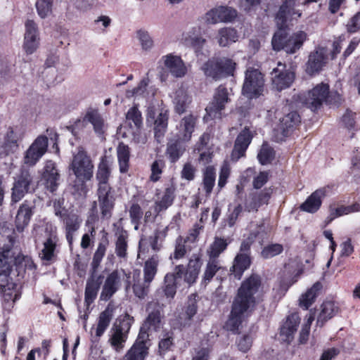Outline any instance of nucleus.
Here are the masks:
<instances>
[{
    "label": "nucleus",
    "mask_w": 360,
    "mask_h": 360,
    "mask_svg": "<svg viewBox=\"0 0 360 360\" xmlns=\"http://www.w3.org/2000/svg\"><path fill=\"white\" fill-rule=\"evenodd\" d=\"M339 311L338 304L334 301H325L321 305V311L317 317V324L323 326L324 323L335 316Z\"/></svg>",
    "instance_id": "30"
},
{
    "label": "nucleus",
    "mask_w": 360,
    "mask_h": 360,
    "mask_svg": "<svg viewBox=\"0 0 360 360\" xmlns=\"http://www.w3.org/2000/svg\"><path fill=\"white\" fill-rule=\"evenodd\" d=\"M119 169L121 173L127 172L129 167V148L127 146L120 143L117 148Z\"/></svg>",
    "instance_id": "42"
},
{
    "label": "nucleus",
    "mask_w": 360,
    "mask_h": 360,
    "mask_svg": "<svg viewBox=\"0 0 360 360\" xmlns=\"http://www.w3.org/2000/svg\"><path fill=\"white\" fill-rule=\"evenodd\" d=\"M181 41L187 46L198 51L204 45L205 40L200 36L198 28H193L182 35Z\"/></svg>",
    "instance_id": "31"
},
{
    "label": "nucleus",
    "mask_w": 360,
    "mask_h": 360,
    "mask_svg": "<svg viewBox=\"0 0 360 360\" xmlns=\"http://www.w3.org/2000/svg\"><path fill=\"white\" fill-rule=\"evenodd\" d=\"M306 39L307 34L303 31H298L287 39L285 29H278L272 38L271 44L276 51L284 49L288 53H295Z\"/></svg>",
    "instance_id": "5"
},
{
    "label": "nucleus",
    "mask_w": 360,
    "mask_h": 360,
    "mask_svg": "<svg viewBox=\"0 0 360 360\" xmlns=\"http://www.w3.org/2000/svg\"><path fill=\"white\" fill-rule=\"evenodd\" d=\"M120 285V276L117 271H113L106 278L100 295L101 300L108 301L117 291Z\"/></svg>",
    "instance_id": "25"
},
{
    "label": "nucleus",
    "mask_w": 360,
    "mask_h": 360,
    "mask_svg": "<svg viewBox=\"0 0 360 360\" xmlns=\"http://www.w3.org/2000/svg\"><path fill=\"white\" fill-rule=\"evenodd\" d=\"M264 88V79L262 72L258 69L248 68L242 89L243 94L250 99L256 98L263 94Z\"/></svg>",
    "instance_id": "8"
},
{
    "label": "nucleus",
    "mask_w": 360,
    "mask_h": 360,
    "mask_svg": "<svg viewBox=\"0 0 360 360\" xmlns=\"http://www.w3.org/2000/svg\"><path fill=\"white\" fill-rule=\"evenodd\" d=\"M59 179L60 175L55 163L51 160L46 161L41 179L46 188L51 193L54 192L59 185Z\"/></svg>",
    "instance_id": "20"
},
{
    "label": "nucleus",
    "mask_w": 360,
    "mask_h": 360,
    "mask_svg": "<svg viewBox=\"0 0 360 360\" xmlns=\"http://www.w3.org/2000/svg\"><path fill=\"white\" fill-rule=\"evenodd\" d=\"M199 296L197 293L191 294L187 299L184 306V313L183 316V323L181 325L184 327H188L191 325L192 321L195 315L198 312L199 302Z\"/></svg>",
    "instance_id": "27"
},
{
    "label": "nucleus",
    "mask_w": 360,
    "mask_h": 360,
    "mask_svg": "<svg viewBox=\"0 0 360 360\" xmlns=\"http://www.w3.org/2000/svg\"><path fill=\"white\" fill-rule=\"evenodd\" d=\"M229 243L226 239L215 237L207 251L210 258L218 260L217 258L226 249Z\"/></svg>",
    "instance_id": "43"
},
{
    "label": "nucleus",
    "mask_w": 360,
    "mask_h": 360,
    "mask_svg": "<svg viewBox=\"0 0 360 360\" xmlns=\"http://www.w3.org/2000/svg\"><path fill=\"white\" fill-rule=\"evenodd\" d=\"M32 177L28 170L22 169L12 188V198L14 202L20 200L27 192Z\"/></svg>",
    "instance_id": "22"
},
{
    "label": "nucleus",
    "mask_w": 360,
    "mask_h": 360,
    "mask_svg": "<svg viewBox=\"0 0 360 360\" xmlns=\"http://www.w3.org/2000/svg\"><path fill=\"white\" fill-rule=\"evenodd\" d=\"M163 307L158 301L149 302L146 306L148 316L143 325L152 331H158L161 327Z\"/></svg>",
    "instance_id": "18"
},
{
    "label": "nucleus",
    "mask_w": 360,
    "mask_h": 360,
    "mask_svg": "<svg viewBox=\"0 0 360 360\" xmlns=\"http://www.w3.org/2000/svg\"><path fill=\"white\" fill-rule=\"evenodd\" d=\"M236 65V63L228 58H212L206 62L201 69L206 77L218 80L233 75Z\"/></svg>",
    "instance_id": "6"
},
{
    "label": "nucleus",
    "mask_w": 360,
    "mask_h": 360,
    "mask_svg": "<svg viewBox=\"0 0 360 360\" xmlns=\"http://www.w3.org/2000/svg\"><path fill=\"white\" fill-rule=\"evenodd\" d=\"M300 322V318L296 313L291 314L287 317L286 321L281 327L280 335L284 341H290L294 333L297 331Z\"/></svg>",
    "instance_id": "28"
},
{
    "label": "nucleus",
    "mask_w": 360,
    "mask_h": 360,
    "mask_svg": "<svg viewBox=\"0 0 360 360\" xmlns=\"http://www.w3.org/2000/svg\"><path fill=\"white\" fill-rule=\"evenodd\" d=\"M100 288V283L97 280H88L85 288L84 302L86 306L89 307L97 296Z\"/></svg>",
    "instance_id": "44"
},
{
    "label": "nucleus",
    "mask_w": 360,
    "mask_h": 360,
    "mask_svg": "<svg viewBox=\"0 0 360 360\" xmlns=\"http://www.w3.org/2000/svg\"><path fill=\"white\" fill-rule=\"evenodd\" d=\"M274 158V151L267 143H263L257 155L259 162L262 165L270 163Z\"/></svg>",
    "instance_id": "54"
},
{
    "label": "nucleus",
    "mask_w": 360,
    "mask_h": 360,
    "mask_svg": "<svg viewBox=\"0 0 360 360\" xmlns=\"http://www.w3.org/2000/svg\"><path fill=\"white\" fill-rule=\"evenodd\" d=\"M14 238L11 234L0 235V277L7 282L11 268L15 266L18 276L23 277L26 270H33L35 265L30 257L21 255L14 248Z\"/></svg>",
    "instance_id": "2"
},
{
    "label": "nucleus",
    "mask_w": 360,
    "mask_h": 360,
    "mask_svg": "<svg viewBox=\"0 0 360 360\" xmlns=\"http://www.w3.org/2000/svg\"><path fill=\"white\" fill-rule=\"evenodd\" d=\"M250 248L248 242H241L239 252L233 259L230 271L236 279H240L244 271L250 268L252 263Z\"/></svg>",
    "instance_id": "15"
},
{
    "label": "nucleus",
    "mask_w": 360,
    "mask_h": 360,
    "mask_svg": "<svg viewBox=\"0 0 360 360\" xmlns=\"http://www.w3.org/2000/svg\"><path fill=\"white\" fill-rule=\"evenodd\" d=\"M300 122V115L297 112H291L285 115L280 120L279 128L283 136L288 135L289 131L295 127Z\"/></svg>",
    "instance_id": "39"
},
{
    "label": "nucleus",
    "mask_w": 360,
    "mask_h": 360,
    "mask_svg": "<svg viewBox=\"0 0 360 360\" xmlns=\"http://www.w3.org/2000/svg\"><path fill=\"white\" fill-rule=\"evenodd\" d=\"M231 101L229 93L224 86L220 85L214 91L213 99L205 108L206 115L204 117L205 120L221 119L223 115V110L226 104Z\"/></svg>",
    "instance_id": "9"
},
{
    "label": "nucleus",
    "mask_w": 360,
    "mask_h": 360,
    "mask_svg": "<svg viewBox=\"0 0 360 360\" xmlns=\"http://www.w3.org/2000/svg\"><path fill=\"white\" fill-rule=\"evenodd\" d=\"M163 291L167 298L173 299L176 292V281L173 274H166L164 278Z\"/></svg>",
    "instance_id": "50"
},
{
    "label": "nucleus",
    "mask_w": 360,
    "mask_h": 360,
    "mask_svg": "<svg viewBox=\"0 0 360 360\" xmlns=\"http://www.w3.org/2000/svg\"><path fill=\"white\" fill-rule=\"evenodd\" d=\"M165 68L175 77H183L187 68L181 58L173 54H168L162 57Z\"/></svg>",
    "instance_id": "24"
},
{
    "label": "nucleus",
    "mask_w": 360,
    "mask_h": 360,
    "mask_svg": "<svg viewBox=\"0 0 360 360\" xmlns=\"http://www.w3.org/2000/svg\"><path fill=\"white\" fill-rule=\"evenodd\" d=\"M272 85L278 91H282L290 87L294 80V74L286 69L285 64L278 63L271 72Z\"/></svg>",
    "instance_id": "17"
},
{
    "label": "nucleus",
    "mask_w": 360,
    "mask_h": 360,
    "mask_svg": "<svg viewBox=\"0 0 360 360\" xmlns=\"http://www.w3.org/2000/svg\"><path fill=\"white\" fill-rule=\"evenodd\" d=\"M112 163L111 157L103 155L101 158L98 165L96 179L98 184L99 202H112L115 200L108 183L111 176Z\"/></svg>",
    "instance_id": "4"
},
{
    "label": "nucleus",
    "mask_w": 360,
    "mask_h": 360,
    "mask_svg": "<svg viewBox=\"0 0 360 360\" xmlns=\"http://www.w3.org/2000/svg\"><path fill=\"white\" fill-rule=\"evenodd\" d=\"M126 118L127 120L132 122L134 126L139 129L143 124L141 112L136 106H133L129 109L126 115Z\"/></svg>",
    "instance_id": "57"
},
{
    "label": "nucleus",
    "mask_w": 360,
    "mask_h": 360,
    "mask_svg": "<svg viewBox=\"0 0 360 360\" xmlns=\"http://www.w3.org/2000/svg\"><path fill=\"white\" fill-rule=\"evenodd\" d=\"M113 316V309L108 305L105 309L102 311L98 317V325L96 330L97 336H101L108 327Z\"/></svg>",
    "instance_id": "40"
},
{
    "label": "nucleus",
    "mask_w": 360,
    "mask_h": 360,
    "mask_svg": "<svg viewBox=\"0 0 360 360\" xmlns=\"http://www.w3.org/2000/svg\"><path fill=\"white\" fill-rule=\"evenodd\" d=\"M136 35L143 50L149 51L153 48V41L147 31L140 30L137 32Z\"/></svg>",
    "instance_id": "58"
},
{
    "label": "nucleus",
    "mask_w": 360,
    "mask_h": 360,
    "mask_svg": "<svg viewBox=\"0 0 360 360\" xmlns=\"http://www.w3.org/2000/svg\"><path fill=\"white\" fill-rule=\"evenodd\" d=\"M300 3L297 0H285L276 15V22L278 29H285L287 23L297 20L302 16V10L299 9Z\"/></svg>",
    "instance_id": "12"
},
{
    "label": "nucleus",
    "mask_w": 360,
    "mask_h": 360,
    "mask_svg": "<svg viewBox=\"0 0 360 360\" xmlns=\"http://www.w3.org/2000/svg\"><path fill=\"white\" fill-rule=\"evenodd\" d=\"M326 55L323 48H317L312 51L306 63V72L313 75L320 72L326 64Z\"/></svg>",
    "instance_id": "23"
},
{
    "label": "nucleus",
    "mask_w": 360,
    "mask_h": 360,
    "mask_svg": "<svg viewBox=\"0 0 360 360\" xmlns=\"http://www.w3.org/2000/svg\"><path fill=\"white\" fill-rule=\"evenodd\" d=\"M150 284L146 283L144 280L143 282L139 280L136 281L132 287L135 296L141 300L144 299L148 293Z\"/></svg>",
    "instance_id": "59"
},
{
    "label": "nucleus",
    "mask_w": 360,
    "mask_h": 360,
    "mask_svg": "<svg viewBox=\"0 0 360 360\" xmlns=\"http://www.w3.org/2000/svg\"><path fill=\"white\" fill-rule=\"evenodd\" d=\"M216 172L212 166L207 167L203 172V188L207 194H210L215 184Z\"/></svg>",
    "instance_id": "47"
},
{
    "label": "nucleus",
    "mask_w": 360,
    "mask_h": 360,
    "mask_svg": "<svg viewBox=\"0 0 360 360\" xmlns=\"http://www.w3.org/2000/svg\"><path fill=\"white\" fill-rule=\"evenodd\" d=\"M69 168L76 178L74 186L77 191L84 192L85 184L93 177L94 166L83 148H78L77 153L73 155Z\"/></svg>",
    "instance_id": "3"
},
{
    "label": "nucleus",
    "mask_w": 360,
    "mask_h": 360,
    "mask_svg": "<svg viewBox=\"0 0 360 360\" xmlns=\"http://www.w3.org/2000/svg\"><path fill=\"white\" fill-rule=\"evenodd\" d=\"M48 148V138L40 135L36 138L24 153L23 163L34 166L46 153Z\"/></svg>",
    "instance_id": "14"
},
{
    "label": "nucleus",
    "mask_w": 360,
    "mask_h": 360,
    "mask_svg": "<svg viewBox=\"0 0 360 360\" xmlns=\"http://www.w3.org/2000/svg\"><path fill=\"white\" fill-rule=\"evenodd\" d=\"M335 205L336 204H330V214L326 219V225L330 224L337 217L360 211V204H352L350 205H340L339 206Z\"/></svg>",
    "instance_id": "29"
},
{
    "label": "nucleus",
    "mask_w": 360,
    "mask_h": 360,
    "mask_svg": "<svg viewBox=\"0 0 360 360\" xmlns=\"http://www.w3.org/2000/svg\"><path fill=\"white\" fill-rule=\"evenodd\" d=\"M196 124V117L192 115L185 116L177 127L176 134L179 141L187 142L190 141Z\"/></svg>",
    "instance_id": "26"
},
{
    "label": "nucleus",
    "mask_w": 360,
    "mask_h": 360,
    "mask_svg": "<svg viewBox=\"0 0 360 360\" xmlns=\"http://www.w3.org/2000/svg\"><path fill=\"white\" fill-rule=\"evenodd\" d=\"M333 194L332 187L326 186L316 190L304 202H321Z\"/></svg>",
    "instance_id": "48"
},
{
    "label": "nucleus",
    "mask_w": 360,
    "mask_h": 360,
    "mask_svg": "<svg viewBox=\"0 0 360 360\" xmlns=\"http://www.w3.org/2000/svg\"><path fill=\"white\" fill-rule=\"evenodd\" d=\"M159 264V257L154 255L148 259L143 265V280L146 283H151L157 272Z\"/></svg>",
    "instance_id": "35"
},
{
    "label": "nucleus",
    "mask_w": 360,
    "mask_h": 360,
    "mask_svg": "<svg viewBox=\"0 0 360 360\" xmlns=\"http://www.w3.org/2000/svg\"><path fill=\"white\" fill-rule=\"evenodd\" d=\"M54 210L56 215L63 221L77 212L72 204H54Z\"/></svg>",
    "instance_id": "53"
},
{
    "label": "nucleus",
    "mask_w": 360,
    "mask_h": 360,
    "mask_svg": "<svg viewBox=\"0 0 360 360\" xmlns=\"http://www.w3.org/2000/svg\"><path fill=\"white\" fill-rule=\"evenodd\" d=\"M190 102L191 98L184 89H179L176 91L173 97V103L177 113H184Z\"/></svg>",
    "instance_id": "37"
},
{
    "label": "nucleus",
    "mask_w": 360,
    "mask_h": 360,
    "mask_svg": "<svg viewBox=\"0 0 360 360\" xmlns=\"http://www.w3.org/2000/svg\"><path fill=\"white\" fill-rule=\"evenodd\" d=\"M58 238L56 235L50 234L44 242V248L40 253L41 258L44 261H51L55 257V250Z\"/></svg>",
    "instance_id": "38"
},
{
    "label": "nucleus",
    "mask_w": 360,
    "mask_h": 360,
    "mask_svg": "<svg viewBox=\"0 0 360 360\" xmlns=\"http://www.w3.org/2000/svg\"><path fill=\"white\" fill-rule=\"evenodd\" d=\"M127 233H121L115 243V253L116 255L121 259H125L127 255Z\"/></svg>",
    "instance_id": "51"
},
{
    "label": "nucleus",
    "mask_w": 360,
    "mask_h": 360,
    "mask_svg": "<svg viewBox=\"0 0 360 360\" xmlns=\"http://www.w3.org/2000/svg\"><path fill=\"white\" fill-rule=\"evenodd\" d=\"M181 142L177 138L176 141L170 142L167 145V154L172 162L177 161L185 150V147L182 145Z\"/></svg>",
    "instance_id": "45"
},
{
    "label": "nucleus",
    "mask_w": 360,
    "mask_h": 360,
    "mask_svg": "<svg viewBox=\"0 0 360 360\" xmlns=\"http://www.w3.org/2000/svg\"><path fill=\"white\" fill-rule=\"evenodd\" d=\"M133 322L134 318L126 314L124 316L118 318L114 323L110 342L117 351H120L124 347Z\"/></svg>",
    "instance_id": "11"
},
{
    "label": "nucleus",
    "mask_w": 360,
    "mask_h": 360,
    "mask_svg": "<svg viewBox=\"0 0 360 360\" xmlns=\"http://www.w3.org/2000/svg\"><path fill=\"white\" fill-rule=\"evenodd\" d=\"M261 279L253 274L243 281L231 304V309L225 327L227 330L238 333L245 318L252 313L258 302Z\"/></svg>",
    "instance_id": "1"
},
{
    "label": "nucleus",
    "mask_w": 360,
    "mask_h": 360,
    "mask_svg": "<svg viewBox=\"0 0 360 360\" xmlns=\"http://www.w3.org/2000/svg\"><path fill=\"white\" fill-rule=\"evenodd\" d=\"M148 84V79H143L139 84L138 86L126 91V96L127 98H131L134 96H139L142 95L146 90V87Z\"/></svg>",
    "instance_id": "64"
},
{
    "label": "nucleus",
    "mask_w": 360,
    "mask_h": 360,
    "mask_svg": "<svg viewBox=\"0 0 360 360\" xmlns=\"http://www.w3.org/2000/svg\"><path fill=\"white\" fill-rule=\"evenodd\" d=\"M40 46V32L37 24L32 20L25 23L22 48L27 55L33 54Z\"/></svg>",
    "instance_id": "16"
},
{
    "label": "nucleus",
    "mask_w": 360,
    "mask_h": 360,
    "mask_svg": "<svg viewBox=\"0 0 360 360\" xmlns=\"http://www.w3.org/2000/svg\"><path fill=\"white\" fill-rule=\"evenodd\" d=\"M149 330H150L148 328L142 325L140 328L137 339L133 345H137L138 347H143L144 349H147V350H148V346L147 344L149 341Z\"/></svg>",
    "instance_id": "61"
},
{
    "label": "nucleus",
    "mask_w": 360,
    "mask_h": 360,
    "mask_svg": "<svg viewBox=\"0 0 360 360\" xmlns=\"http://www.w3.org/2000/svg\"><path fill=\"white\" fill-rule=\"evenodd\" d=\"M55 0H37L35 6L38 15L41 18H47L52 15Z\"/></svg>",
    "instance_id": "46"
},
{
    "label": "nucleus",
    "mask_w": 360,
    "mask_h": 360,
    "mask_svg": "<svg viewBox=\"0 0 360 360\" xmlns=\"http://www.w3.org/2000/svg\"><path fill=\"white\" fill-rule=\"evenodd\" d=\"M283 246L280 243H271L264 246L261 251V257L264 259H270L281 254Z\"/></svg>",
    "instance_id": "52"
},
{
    "label": "nucleus",
    "mask_w": 360,
    "mask_h": 360,
    "mask_svg": "<svg viewBox=\"0 0 360 360\" xmlns=\"http://www.w3.org/2000/svg\"><path fill=\"white\" fill-rule=\"evenodd\" d=\"M238 39L237 31L231 27H224L218 31L217 41L220 46L225 47Z\"/></svg>",
    "instance_id": "36"
},
{
    "label": "nucleus",
    "mask_w": 360,
    "mask_h": 360,
    "mask_svg": "<svg viewBox=\"0 0 360 360\" xmlns=\"http://www.w3.org/2000/svg\"><path fill=\"white\" fill-rule=\"evenodd\" d=\"M86 120L89 121V124L92 125L96 134L101 136L105 133L107 126L97 110H88L86 111Z\"/></svg>",
    "instance_id": "32"
},
{
    "label": "nucleus",
    "mask_w": 360,
    "mask_h": 360,
    "mask_svg": "<svg viewBox=\"0 0 360 360\" xmlns=\"http://www.w3.org/2000/svg\"><path fill=\"white\" fill-rule=\"evenodd\" d=\"M329 94V86L325 83H321L315 86L310 91L301 94L298 96L299 101L315 111L320 108L323 103L326 101Z\"/></svg>",
    "instance_id": "10"
},
{
    "label": "nucleus",
    "mask_w": 360,
    "mask_h": 360,
    "mask_svg": "<svg viewBox=\"0 0 360 360\" xmlns=\"http://www.w3.org/2000/svg\"><path fill=\"white\" fill-rule=\"evenodd\" d=\"M322 288L320 282L315 283L300 299V306L304 309H308L315 302L316 297Z\"/></svg>",
    "instance_id": "34"
},
{
    "label": "nucleus",
    "mask_w": 360,
    "mask_h": 360,
    "mask_svg": "<svg viewBox=\"0 0 360 360\" xmlns=\"http://www.w3.org/2000/svg\"><path fill=\"white\" fill-rule=\"evenodd\" d=\"M148 354V350L143 347L132 345L124 355L123 360H145Z\"/></svg>",
    "instance_id": "49"
},
{
    "label": "nucleus",
    "mask_w": 360,
    "mask_h": 360,
    "mask_svg": "<svg viewBox=\"0 0 360 360\" xmlns=\"http://www.w3.org/2000/svg\"><path fill=\"white\" fill-rule=\"evenodd\" d=\"M252 134L250 129L245 127L238 135L235 141L233 150L231 153V159L233 161H238L241 157L245 155V151L251 143Z\"/></svg>",
    "instance_id": "21"
},
{
    "label": "nucleus",
    "mask_w": 360,
    "mask_h": 360,
    "mask_svg": "<svg viewBox=\"0 0 360 360\" xmlns=\"http://www.w3.org/2000/svg\"><path fill=\"white\" fill-rule=\"evenodd\" d=\"M269 231V227L266 226L264 224H261L256 227L255 230L251 231L248 237L243 240V242H248L250 247H251L255 240H258L262 244L264 240L267 239Z\"/></svg>",
    "instance_id": "41"
},
{
    "label": "nucleus",
    "mask_w": 360,
    "mask_h": 360,
    "mask_svg": "<svg viewBox=\"0 0 360 360\" xmlns=\"http://www.w3.org/2000/svg\"><path fill=\"white\" fill-rule=\"evenodd\" d=\"M106 251V245L99 243L97 249L94 255L91 265L94 269H96L100 265Z\"/></svg>",
    "instance_id": "63"
},
{
    "label": "nucleus",
    "mask_w": 360,
    "mask_h": 360,
    "mask_svg": "<svg viewBox=\"0 0 360 360\" xmlns=\"http://www.w3.org/2000/svg\"><path fill=\"white\" fill-rule=\"evenodd\" d=\"M168 110L160 105H150L147 110V122L154 123L155 138L160 143L168 125Z\"/></svg>",
    "instance_id": "7"
},
{
    "label": "nucleus",
    "mask_w": 360,
    "mask_h": 360,
    "mask_svg": "<svg viewBox=\"0 0 360 360\" xmlns=\"http://www.w3.org/2000/svg\"><path fill=\"white\" fill-rule=\"evenodd\" d=\"M237 16V11L229 6H217L206 13V21L210 24L231 22Z\"/></svg>",
    "instance_id": "19"
},
{
    "label": "nucleus",
    "mask_w": 360,
    "mask_h": 360,
    "mask_svg": "<svg viewBox=\"0 0 360 360\" xmlns=\"http://www.w3.org/2000/svg\"><path fill=\"white\" fill-rule=\"evenodd\" d=\"M63 222L65 224L66 230H68L69 232H75L79 228L81 220L76 212L65 219Z\"/></svg>",
    "instance_id": "62"
},
{
    "label": "nucleus",
    "mask_w": 360,
    "mask_h": 360,
    "mask_svg": "<svg viewBox=\"0 0 360 360\" xmlns=\"http://www.w3.org/2000/svg\"><path fill=\"white\" fill-rule=\"evenodd\" d=\"M220 268L218 260L210 258L204 273L203 279L205 282H210Z\"/></svg>",
    "instance_id": "56"
},
{
    "label": "nucleus",
    "mask_w": 360,
    "mask_h": 360,
    "mask_svg": "<svg viewBox=\"0 0 360 360\" xmlns=\"http://www.w3.org/2000/svg\"><path fill=\"white\" fill-rule=\"evenodd\" d=\"M188 242L189 241L186 238L184 239L182 237L177 238L174 252V259H179L184 257L188 250H190V248L187 245Z\"/></svg>",
    "instance_id": "55"
},
{
    "label": "nucleus",
    "mask_w": 360,
    "mask_h": 360,
    "mask_svg": "<svg viewBox=\"0 0 360 360\" xmlns=\"http://www.w3.org/2000/svg\"><path fill=\"white\" fill-rule=\"evenodd\" d=\"M32 211L27 204H22L15 217V227L18 232L23 231L30 222Z\"/></svg>",
    "instance_id": "33"
},
{
    "label": "nucleus",
    "mask_w": 360,
    "mask_h": 360,
    "mask_svg": "<svg viewBox=\"0 0 360 360\" xmlns=\"http://www.w3.org/2000/svg\"><path fill=\"white\" fill-rule=\"evenodd\" d=\"M231 174V166L227 161H224L221 167L219 180L218 187L222 188L225 186L227 183L228 179Z\"/></svg>",
    "instance_id": "60"
},
{
    "label": "nucleus",
    "mask_w": 360,
    "mask_h": 360,
    "mask_svg": "<svg viewBox=\"0 0 360 360\" xmlns=\"http://www.w3.org/2000/svg\"><path fill=\"white\" fill-rule=\"evenodd\" d=\"M24 137V131L18 127H8L0 145V156L6 157L16 153L19 150V142Z\"/></svg>",
    "instance_id": "13"
}]
</instances>
